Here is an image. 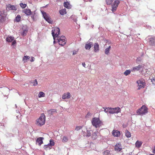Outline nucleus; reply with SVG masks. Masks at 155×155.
I'll list each match as a JSON object with an SVG mask.
<instances>
[{
	"label": "nucleus",
	"mask_w": 155,
	"mask_h": 155,
	"mask_svg": "<svg viewBox=\"0 0 155 155\" xmlns=\"http://www.w3.org/2000/svg\"><path fill=\"white\" fill-rule=\"evenodd\" d=\"M92 125L96 128L99 127L103 124V123L99 118L94 117L91 121Z\"/></svg>",
	"instance_id": "f257e3e1"
},
{
	"label": "nucleus",
	"mask_w": 155,
	"mask_h": 155,
	"mask_svg": "<svg viewBox=\"0 0 155 155\" xmlns=\"http://www.w3.org/2000/svg\"><path fill=\"white\" fill-rule=\"evenodd\" d=\"M45 117L44 114H42L39 118L36 120V124L39 126H41L45 124Z\"/></svg>",
	"instance_id": "f03ea898"
},
{
	"label": "nucleus",
	"mask_w": 155,
	"mask_h": 155,
	"mask_svg": "<svg viewBox=\"0 0 155 155\" xmlns=\"http://www.w3.org/2000/svg\"><path fill=\"white\" fill-rule=\"evenodd\" d=\"M148 108L145 106L143 105L137 111V113L138 115H143L148 112Z\"/></svg>",
	"instance_id": "7ed1b4c3"
},
{
	"label": "nucleus",
	"mask_w": 155,
	"mask_h": 155,
	"mask_svg": "<svg viewBox=\"0 0 155 155\" xmlns=\"http://www.w3.org/2000/svg\"><path fill=\"white\" fill-rule=\"evenodd\" d=\"M60 30L59 28H55L52 30V35L54 40L55 38L58 37L60 33Z\"/></svg>",
	"instance_id": "20e7f679"
},
{
	"label": "nucleus",
	"mask_w": 155,
	"mask_h": 155,
	"mask_svg": "<svg viewBox=\"0 0 155 155\" xmlns=\"http://www.w3.org/2000/svg\"><path fill=\"white\" fill-rule=\"evenodd\" d=\"M41 12L44 18L46 20V21H48L49 23L52 24V21L51 19V18L49 17L48 15L46 12L43 11H41Z\"/></svg>",
	"instance_id": "39448f33"
},
{
	"label": "nucleus",
	"mask_w": 155,
	"mask_h": 155,
	"mask_svg": "<svg viewBox=\"0 0 155 155\" xmlns=\"http://www.w3.org/2000/svg\"><path fill=\"white\" fill-rule=\"evenodd\" d=\"M82 134L85 137H89L91 136V133L89 130H87V128L84 127L82 130Z\"/></svg>",
	"instance_id": "423d86ee"
},
{
	"label": "nucleus",
	"mask_w": 155,
	"mask_h": 155,
	"mask_svg": "<svg viewBox=\"0 0 155 155\" xmlns=\"http://www.w3.org/2000/svg\"><path fill=\"white\" fill-rule=\"evenodd\" d=\"M58 41L59 45L61 46H64L66 43L65 37L64 36H61L60 37L58 38Z\"/></svg>",
	"instance_id": "0eeeda50"
},
{
	"label": "nucleus",
	"mask_w": 155,
	"mask_h": 155,
	"mask_svg": "<svg viewBox=\"0 0 155 155\" xmlns=\"http://www.w3.org/2000/svg\"><path fill=\"white\" fill-rule=\"evenodd\" d=\"M109 110V113L110 114L118 113L120 112V109L119 107H116L115 108H110Z\"/></svg>",
	"instance_id": "6e6552de"
},
{
	"label": "nucleus",
	"mask_w": 155,
	"mask_h": 155,
	"mask_svg": "<svg viewBox=\"0 0 155 155\" xmlns=\"http://www.w3.org/2000/svg\"><path fill=\"white\" fill-rule=\"evenodd\" d=\"M23 13H25L26 15H32V12L29 8H27L23 10L22 11Z\"/></svg>",
	"instance_id": "1a4fd4ad"
},
{
	"label": "nucleus",
	"mask_w": 155,
	"mask_h": 155,
	"mask_svg": "<svg viewBox=\"0 0 155 155\" xmlns=\"http://www.w3.org/2000/svg\"><path fill=\"white\" fill-rule=\"evenodd\" d=\"M149 42L151 45L155 46V36L149 38Z\"/></svg>",
	"instance_id": "9d476101"
},
{
	"label": "nucleus",
	"mask_w": 155,
	"mask_h": 155,
	"mask_svg": "<svg viewBox=\"0 0 155 155\" xmlns=\"http://www.w3.org/2000/svg\"><path fill=\"white\" fill-rule=\"evenodd\" d=\"M44 139L43 137H39L36 140V143H38V145L41 146L43 143V140Z\"/></svg>",
	"instance_id": "9b49d317"
},
{
	"label": "nucleus",
	"mask_w": 155,
	"mask_h": 155,
	"mask_svg": "<svg viewBox=\"0 0 155 155\" xmlns=\"http://www.w3.org/2000/svg\"><path fill=\"white\" fill-rule=\"evenodd\" d=\"M71 97V95L69 92H67V93L64 94L62 96V98L63 99H69Z\"/></svg>",
	"instance_id": "f8f14e48"
},
{
	"label": "nucleus",
	"mask_w": 155,
	"mask_h": 155,
	"mask_svg": "<svg viewBox=\"0 0 155 155\" xmlns=\"http://www.w3.org/2000/svg\"><path fill=\"white\" fill-rule=\"evenodd\" d=\"M112 134L115 137H118L120 135V132L118 130H113L112 132Z\"/></svg>",
	"instance_id": "ddd939ff"
},
{
	"label": "nucleus",
	"mask_w": 155,
	"mask_h": 155,
	"mask_svg": "<svg viewBox=\"0 0 155 155\" xmlns=\"http://www.w3.org/2000/svg\"><path fill=\"white\" fill-rule=\"evenodd\" d=\"M7 9L8 10H16V8L13 5H12L10 4H8L7 7Z\"/></svg>",
	"instance_id": "4468645a"
},
{
	"label": "nucleus",
	"mask_w": 155,
	"mask_h": 155,
	"mask_svg": "<svg viewBox=\"0 0 155 155\" xmlns=\"http://www.w3.org/2000/svg\"><path fill=\"white\" fill-rule=\"evenodd\" d=\"M94 51L95 52H96L99 51V45L97 43H95L94 44Z\"/></svg>",
	"instance_id": "2eb2a0df"
},
{
	"label": "nucleus",
	"mask_w": 155,
	"mask_h": 155,
	"mask_svg": "<svg viewBox=\"0 0 155 155\" xmlns=\"http://www.w3.org/2000/svg\"><path fill=\"white\" fill-rule=\"evenodd\" d=\"M93 46L92 42H90L87 44H86L85 45V48L86 49L89 50L91 47Z\"/></svg>",
	"instance_id": "dca6fc26"
},
{
	"label": "nucleus",
	"mask_w": 155,
	"mask_h": 155,
	"mask_svg": "<svg viewBox=\"0 0 155 155\" xmlns=\"http://www.w3.org/2000/svg\"><path fill=\"white\" fill-rule=\"evenodd\" d=\"M6 20V16L2 15V13L0 14V22L2 23L5 21Z\"/></svg>",
	"instance_id": "f3484780"
},
{
	"label": "nucleus",
	"mask_w": 155,
	"mask_h": 155,
	"mask_svg": "<svg viewBox=\"0 0 155 155\" xmlns=\"http://www.w3.org/2000/svg\"><path fill=\"white\" fill-rule=\"evenodd\" d=\"M137 83L138 84V85H141L143 86H145V85L146 83H145V81L144 80L142 79H141L139 80L138 81H137Z\"/></svg>",
	"instance_id": "a211bd4d"
},
{
	"label": "nucleus",
	"mask_w": 155,
	"mask_h": 155,
	"mask_svg": "<svg viewBox=\"0 0 155 155\" xmlns=\"http://www.w3.org/2000/svg\"><path fill=\"white\" fill-rule=\"evenodd\" d=\"M14 40V38L13 37L8 36L6 38V41L8 42H11Z\"/></svg>",
	"instance_id": "6ab92c4d"
},
{
	"label": "nucleus",
	"mask_w": 155,
	"mask_h": 155,
	"mask_svg": "<svg viewBox=\"0 0 155 155\" xmlns=\"http://www.w3.org/2000/svg\"><path fill=\"white\" fill-rule=\"evenodd\" d=\"M121 149V146L120 144H117L115 146V150H116L120 151Z\"/></svg>",
	"instance_id": "aec40b11"
},
{
	"label": "nucleus",
	"mask_w": 155,
	"mask_h": 155,
	"mask_svg": "<svg viewBox=\"0 0 155 155\" xmlns=\"http://www.w3.org/2000/svg\"><path fill=\"white\" fill-rule=\"evenodd\" d=\"M97 134V132H93L91 138L94 140L96 139L98 137Z\"/></svg>",
	"instance_id": "412c9836"
},
{
	"label": "nucleus",
	"mask_w": 155,
	"mask_h": 155,
	"mask_svg": "<svg viewBox=\"0 0 155 155\" xmlns=\"http://www.w3.org/2000/svg\"><path fill=\"white\" fill-rule=\"evenodd\" d=\"M143 67L142 65H139L138 66L134 67L133 70L134 71H139Z\"/></svg>",
	"instance_id": "4be33fe9"
},
{
	"label": "nucleus",
	"mask_w": 155,
	"mask_h": 155,
	"mask_svg": "<svg viewBox=\"0 0 155 155\" xmlns=\"http://www.w3.org/2000/svg\"><path fill=\"white\" fill-rule=\"evenodd\" d=\"M59 13L61 15H64L66 14V9H62L59 11Z\"/></svg>",
	"instance_id": "5701e85b"
},
{
	"label": "nucleus",
	"mask_w": 155,
	"mask_h": 155,
	"mask_svg": "<svg viewBox=\"0 0 155 155\" xmlns=\"http://www.w3.org/2000/svg\"><path fill=\"white\" fill-rule=\"evenodd\" d=\"M142 144V143L141 141H137L135 143V145L137 147L139 148L140 147Z\"/></svg>",
	"instance_id": "b1692460"
},
{
	"label": "nucleus",
	"mask_w": 155,
	"mask_h": 155,
	"mask_svg": "<svg viewBox=\"0 0 155 155\" xmlns=\"http://www.w3.org/2000/svg\"><path fill=\"white\" fill-rule=\"evenodd\" d=\"M125 136L128 138L130 137L131 136V133L127 130H126L125 132Z\"/></svg>",
	"instance_id": "393cba45"
},
{
	"label": "nucleus",
	"mask_w": 155,
	"mask_h": 155,
	"mask_svg": "<svg viewBox=\"0 0 155 155\" xmlns=\"http://www.w3.org/2000/svg\"><path fill=\"white\" fill-rule=\"evenodd\" d=\"M110 48V46H109V47L105 49V54L107 55L109 54Z\"/></svg>",
	"instance_id": "a878e982"
},
{
	"label": "nucleus",
	"mask_w": 155,
	"mask_h": 155,
	"mask_svg": "<svg viewBox=\"0 0 155 155\" xmlns=\"http://www.w3.org/2000/svg\"><path fill=\"white\" fill-rule=\"evenodd\" d=\"M45 94L43 92L40 91L39 94H38V97H39L40 98L41 97H44L45 96Z\"/></svg>",
	"instance_id": "bb28decb"
},
{
	"label": "nucleus",
	"mask_w": 155,
	"mask_h": 155,
	"mask_svg": "<svg viewBox=\"0 0 155 155\" xmlns=\"http://www.w3.org/2000/svg\"><path fill=\"white\" fill-rule=\"evenodd\" d=\"M44 148L45 150H47L50 149L51 148V147L48 144L47 145H44Z\"/></svg>",
	"instance_id": "cd10ccee"
},
{
	"label": "nucleus",
	"mask_w": 155,
	"mask_h": 155,
	"mask_svg": "<svg viewBox=\"0 0 155 155\" xmlns=\"http://www.w3.org/2000/svg\"><path fill=\"white\" fill-rule=\"evenodd\" d=\"M28 32V29H25L23 30V31L21 32V35L23 36H25L26 35Z\"/></svg>",
	"instance_id": "c85d7f7f"
},
{
	"label": "nucleus",
	"mask_w": 155,
	"mask_h": 155,
	"mask_svg": "<svg viewBox=\"0 0 155 155\" xmlns=\"http://www.w3.org/2000/svg\"><path fill=\"white\" fill-rule=\"evenodd\" d=\"M54 141L52 140H50V143H48V144L51 147H52V146L54 145Z\"/></svg>",
	"instance_id": "c756f323"
},
{
	"label": "nucleus",
	"mask_w": 155,
	"mask_h": 155,
	"mask_svg": "<svg viewBox=\"0 0 155 155\" xmlns=\"http://www.w3.org/2000/svg\"><path fill=\"white\" fill-rule=\"evenodd\" d=\"M103 153L104 155H111L110 151L108 150L104 151Z\"/></svg>",
	"instance_id": "7c9ffc66"
},
{
	"label": "nucleus",
	"mask_w": 155,
	"mask_h": 155,
	"mask_svg": "<svg viewBox=\"0 0 155 155\" xmlns=\"http://www.w3.org/2000/svg\"><path fill=\"white\" fill-rule=\"evenodd\" d=\"M130 72L131 71L130 70H127L124 72V74L126 76H127L130 74Z\"/></svg>",
	"instance_id": "2f4dec72"
},
{
	"label": "nucleus",
	"mask_w": 155,
	"mask_h": 155,
	"mask_svg": "<svg viewBox=\"0 0 155 155\" xmlns=\"http://www.w3.org/2000/svg\"><path fill=\"white\" fill-rule=\"evenodd\" d=\"M69 5V3L68 2H65L64 3V6L65 8H69V7L68 5Z\"/></svg>",
	"instance_id": "473e14b6"
},
{
	"label": "nucleus",
	"mask_w": 155,
	"mask_h": 155,
	"mask_svg": "<svg viewBox=\"0 0 155 155\" xmlns=\"http://www.w3.org/2000/svg\"><path fill=\"white\" fill-rule=\"evenodd\" d=\"M16 21L19 22L21 20V16L19 15H18L15 18Z\"/></svg>",
	"instance_id": "72a5a7b5"
},
{
	"label": "nucleus",
	"mask_w": 155,
	"mask_h": 155,
	"mask_svg": "<svg viewBox=\"0 0 155 155\" xmlns=\"http://www.w3.org/2000/svg\"><path fill=\"white\" fill-rule=\"evenodd\" d=\"M56 110L55 109H51L50 110H48V112L51 115H52L54 112H56Z\"/></svg>",
	"instance_id": "f704fd0d"
},
{
	"label": "nucleus",
	"mask_w": 155,
	"mask_h": 155,
	"mask_svg": "<svg viewBox=\"0 0 155 155\" xmlns=\"http://www.w3.org/2000/svg\"><path fill=\"white\" fill-rule=\"evenodd\" d=\"M114 0H106V2L107 5H110Z\"/></svg>",
	"instance_id": "c9c22d12"
},
{
	"label": "nucleus",
	"mask_w": 155,
	"mask_h": 155,
	"mask_svg": "<svg viewBox=\"0 0 155 155\" xmlns=\"http://www.w3.org/2000/svg\"><path fill=\"white\" fill-rule=\"evenodd\" d=\"M68 140V138L66 136H64L62 140V141L63 142H66Z\"/></svg>",
	"instance_id": "e433bc0d"
},
{
	"label": "nucleus",
	"mask_w": 155,
	"mask_h": 155,
	"mask_svg": "<svg viewBox=\"0 0 155 155\" xmlns=\"http://www.w3.org/2000/svg\"><path fill=\"white\" fill-rule=\"evenodd\" d=\"M20 6L22 8H25L27 6L26 4H23L22 3H21L20 4Z\"/></svg>",
	"instance_id": "4c0bfd02"
},
{
	"label": "nucleus",
	"mask_w": 155,
	"mask_h": 155,
	"mask_svg": "<svg viewBox=\"0 0 155 155\" xmlns=\"http://www.w3.org/2000/svg\"><path fill=\"white\" fill-rule=\"evenodd\" d=\"M30 58V57L29 56H25L23 58V61H24L25 60H27L28 59H29Z\"/></svg>",
	"instance_id": "58836bf2"
},
{
	"label": "nucleus",
	"mask_w": 155,
	"mask_h": 155,
	"mask_svg": "<svg viewBox=\"0 0 155 155\" xmlns=\"http://www.w3.org/2000/svg\"><path fill=\"white\" fill-rule=\"evenodd\" d=\"M83 126H77L76 127L75 130L78 131L82 128Z\"/></svg>",
	"instance_id": "ea45409f"
},
{
	"label": "nucleus",
	"mask_w": 155,
	"mask_h": 155,
	"mask_svg": "<svg viewBox=\"0 0 155 155\" xmlns=\"http://www.w3.org/2000/svg\"><path fill=\"white\" fill-rule=\"evenodd\" d=\"M103 108L104 109V111L105 112L107 113L108 112L109 113V109H110V107H106L105 109L104 107H103Z\"/></svg>",
	"instance_id": "a19ab883"
},
{
	"label": "nucleus",
	"mask_w": 155,
	"mask_h": 155,
	"mask_svg": "<svg viewBox=\"0 0 155 155\" xmlns=\"http://www.w3.org/2000/svg\"><path fill=\"white\" fill-rule=\"evenodd\" d=\"M119 3H120V2L119 1L115 0L114 2V6H115V5H117V6L119 4Z\"/></svg>",
	"instance_id": "79ce46f5"
},
{
	"label": "nucleus",
	"mask_w": 155,
	"mask_h": 155,
	"mask_svg": "<svg viewBox=\"0 0 155 155\" xmlns=\"http://www.w3.org/2000/svg\"><path fill=\"white\" fill-rule=\"evenodd\" d=\"M117 7V5H115V6H114H114L112 7V11L113 12L115 11L116 10Z\"/></svg>",
	"instance_id": "37998d69"
},
{
	"label": "nucleus",
	"mask_w": 155,
	"mask_h": 155,
	"mask_svg": "<svg viewBox=\"0 0 155 155\" xmlns=\"http://www.w3.org/2000/svg\"><path fill=\"white\" fill-rule=\"evenodd\" d=\"M141 60V58L140 57H139L137 58V60H136V62L139 64L140 62V61Z\"/></svg>",
	"instance_id": "c03bdc74"
},
{
	"label": "nucleus",
	"mask_w": 155,
	"mask_h": 155,
	"mask_svg": "<svg viewBox=\"0 0 155 155\" xmlns=\"http://www.w3.org/2000/svg\"><path fill=\"white\" fill-rule=\"evenodd\" d=\"M138 90H140L141 88H144V86H143V85H140V84H139V85L138 84Z\"/></svg>",
	"instance_id": "a18cd8bd"
},
{
	"label": "nucleus",
	"mask_w": 155,
	"mask_h": 155,
	"mask_svg": "<svg viewBox=\"0 0 155 155\" xmlns=\"http://www.w3.org/2000/svg\"><path fill=\"white\" fill-rule=\"evenodd\" d=\"M33 83L34 86H36L37 85L38 82L36 79L34 81V82H33Z\"/></svg>",
	"instance_id": "49530a36"
},
{
	"label": "nucleus",
	"mask_w": 155,
	"mask_h": 155,
	"mask_svg": "<svg viewBox=\"0 0 155 155\" xmlns=\"http://www.w3.org/2000/svg\"><path fill=\"white\" fill-rule=\"evenodd\" d=\"M78 51V49H77L76 50H74L73 52V55H75L76 54Z\"/></svg>",
	"instance_id": "de8ad7c7"
},
{
	"label": "nucleus",
	"mask_w": 155,
	"mask_h": 155,
	"mask_svg": "<svg viewBox=\"0 0 155 155\" xmlns=\"http://www.w3.org/2000/svg\"><path fill=\"white\" fill-rule=\"evenodd\" d=\"M92 114L90 112H88L87 114L86 115V117H89V116H91L92 115Z\"/></svg>",
	"instance_id": "09e8293b"
},
{
	"label": "nucleus",
	"mask_w": 155,
	"mask_h": 155,
	"mask_svg": "<svg viewBox=\"0 0 155 155\" xmlns=\"http://www.w3.org/2000/svg\"><path fill=\"white\" fill-rule=\"evenodd\" d=\"M16 41L15 40H14L12 42V45H14L16 44Z\"/></svg>",
	"instance_id": "8fccbe9b"
},
{
	"label": "nucleus",
	"mask_w": 155,
	"mask_h": 155,
	"mask_svg": "<svg viewBox=\"0 0 155 155\" xmlns=\"http://www.w3.org/2000/svg\"><path fill=\"white\" fill-rule=\"evenodd\" d=\"M151 81L152 82V84H155V80L153 78L151 79Z\"/></svg>",
	"instance_id": "3c124183"
},
{
	"label": "nucleus",
	"mask_w": 155,
	"mask_h": 155,
	"mask_svg": "<svg viewBox=\"0 0 155 155\" xmlns=\"http://www.w3.org/2000/svg\"><path fill=\"white\" fill-rule=\"evenodd\" d=\"M35 59V58L33 57H31V59L30 60V61L31 62H33L34 61V59Z\"/></svg>",
	"instance_id": "603ef678"
},
{
	"label": "nucleus",
	"mask_w": 155,
	"mask_h": 155,
	"mask_svg": "<svg viewBox=\"0 0 155 155\" xmlns=\"http://www.w3.org/2000/svg\"><path fill=\"white\" fill-rule=\"evenodd\" d=\"M82 66L84 67V68H86L85 67V63L84 62H83L82 63Z\"/></svg>",
	"instance_id": "864d4df0"
},
{
	"label": "nucleus",
	"mask_w": 155,
	"mask_h": 155,
	"mask_svg": "<svg viewBox=\"0 0 155 155\" xmlns=\"http://www.w3.org/2000/svg\"><path fill=\"white\" fill-rule=\"evenodd\" d=\"M34 15H32L31 16V17L33 20H34Z\"/></svg>",
	"instance_id": "5fc2aeb1"
},
{
	"label": "nucleus",
	"mask_w": 155,
	"mask_h": 155,
	"mask_svg": "<svg viewBox=\"0 0 155 155\" xmlns=\"http://www.w3.org/2000/svg\"><path fill=\"white\" fill-rule=\"evenodd\" d=\"M32 15H35V12H32Z\"/></svg>",
	"instance_id": "6e6d98bb"
},
{
	"label": "nucleus",
	"mask_w": 155,
	"mask_h": 155,
	"mask_svg": "<svg viewBox=\"0 0 155 155\" xmlns=\"http://www.w3.org/2000/svg\"><path fill=\"white\" fill-rule=\"evenodd\" d=\"M153 152L154 153H155V147L154 149L153 150Z\"/></svg>",
	"instance_id": "4d7b16f0"
},
{
	"label": "nucleus",
	"mask_w": 155,
	"mask_h": 155,
	"mask_svg": "<svg viewBox=\"0 0 155 155\" xmlns=\"http://www.w3.org/2000/svg\"><path fill=\"white\" fill-rule=\"evenodd\" d=\"M15 107H16V108H17V106L16 104H15Z\"/></svg>",
	"instance_id": "13d9d810"
},
{
	"label": "nucleus",
	"mask_w": 155,
	"mask_h": 155,
	"mask_svg": "<svg viewBox=\"0 0 155 155\" xmlns=\"http://www.w3.org/2000/svg\"><path fill=\"white\" fill-rule=\"evenodd\" d=\"M0 14H2V12L1 11H0Z\"/></svg>",
	"instance_id": "bf43d9fd"
},
{
	"label": "nucleus",
	"mask_w": 155,
	"mask_h": 155,
	"mask_svg": "<svg viewBox=\"0 0 155 155\" xmlns=\"http://www.w3.org/2000/svg\"><path fill=\"white\" fill-rule=\"evenodd\" d=\"M55 41H54V43H55Z\"/></svg>",
	"instance_id": "052dcab7"
},
{
	"label": "nucleus",
	"mask_w": 155,
	"mask_h": 155,
	"mask_svg": "<svg viewBox=\"0 0 155 155\" xmlns=\"http://www.w3.org/2000/svg\"><path fill=\"white\" fill-rule=\"evenodd\" d=\"M92 27H94V25H93L92 26Z\"/></svg>",
	"instance_id": "680f3d73"
},
{
	"label": "nucleus",
	"mask_w": 155,
	"mask_h": 155,
	"mask_svg": "<svg viewBox=\"0 0 155 155\" xmlns=\"http://www.w3.org/2000/svg\"><path fill=\"white\" fill-rule=\"evenodd\" d=\"M14 72H12V73H14Z\"/></svg>",
	"instance_id": "e2e57ef3"
},
{
	"label": "nucleus",
	"mask_w": 155,
	"mask_h": 155,
	"mask_svg": "<svg viewBox=\"0 0 155 155\" xmlns=\"http://www.w3.org/2000/svg\"><path fill=\"white\" fill-rule=\"evenodd\" d=\"M14 72H12V73H14Z\"/></svg>",
	"instance_id": "0e129e2a"
},
{
	"label": "nucleus",
	"mask_w": 155,
	"mask_h": 155,
	"mask_svg": "<svg viewBox=\"0 0 155 155\" xmlns=\"http://www.w3.org/2000/svg\"><path fill=\"white\" fill-rule=\"evenodd\" d=\"M14 72H12V73H14Z\"/></svg>",
	"instance_id": "69168bd1"
}]
</instances>
